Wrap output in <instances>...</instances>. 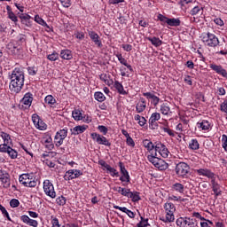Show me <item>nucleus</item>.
Here are the masks:
<instances>
[{
  "label": "nucleus",
  "mask_w": 227,
  "mask_h": 227,
  "mask_svg": "<svg viewBox=\"0 0 227 227\" xmlns=\"http://www.w3.org/2000/svg\"><path fill=\"white\" fill-rule=\"evenodd\" d=\"M56 202H57V205L63 206V205H66L67 199H65V197H63V196H60V197L57 198Z\"/></svg>",
  "instance_id": "obj_49"
},
{
  "label": "nucleus",
  "mask_w": 227,
  "mask_h": 227,
  "mask_svg": "<svg viewBox=\"0 0 227 227\" xmlns=\"http://www.w3.org/2000/svg\"><path fill=\"white\" fill-rule=\"evenodd\" d=\"M157 19H158V20L161 21V26H164V24H168L169 18H168L162 14H158Z\"/></svg>",
  "instance_id": "obj_39"
},
{
  "label": "nucleus",
  "mask_w": 227,
  "mask_h": 227,
  "mask_svg": "<svg viewBox=\"0 0 227 227\" xmlns=\"http://www.w3.org/2000/svg\"><path fill=\"white\" fill-rule=\"evenodd\" d=\"M154 150L156 153H160L163 157V159H168V155H169V151L164 144L158 143L156 144Z\"/></svg>",
  "instance_id": "obj_7"
},
{
  "label": "nucleus",
  "mask_w": 227,
  "mask_h": 227,
  "mask_svg": "<svg viewBox=\"0 0 227 227\" xmlns=\"http://www.w3.org/2000/svg\"><path fill=\"white\" fill-rule=\"evenodd\" d=\"M21 102H22V104H24V106H27V107H31V104H33V94H31L29 92L25 94Z\"/></svg>",
  "instance_id": "obj_14"
},
{
  "label": "nucleus",
  "mask_w": 227,
  "mask_h": 227,
  "mask_svg": "<svg viewBox=\"0 0 227 227\" xmlns=\"http://www.w3.org/2000/svg\"><path fill=\"white\" fill-rule=\"evenodd\" d=\"M116 58L118 59V60L120 61L121 65H127V60L125 59V58H123V56L121 54H117Z\"/></svg>",
  "instance_id": "obj_55"
},
{
  "label": "nucleus",
  "mask_w": 227,
  "mask_h": 227,
  "mask_svg": "<svg viewBox=\"0 0 227 227\" xmlns=\"http://www.w3.org/2000/svg\"><path fill=\"white\" fill-rule=\"evenodd\" d=\"M165 210L167 213L175 214L176 207H175V204L171 202H167L165 204Z\"/></svg>",
  "instance_id": "obj_24"
},
{
  "label": "nucleus",
  "mask_w": 227,
  "mask_h": 227,
  "mask_svg": "<svg viewBox=\"0 0 227 227\" xmlns=\"http://www.w3.org/2000/svg\"><path fill=\"white\" fill-rule=\"evenodd\" d=\"M67 134H68L67 129H60L59 131L57 132V134L55 136V139H59V137H62V139H66Z\"/></svg>",
  "instance_id": "obj_22"
},
{
  "label": "nucleus",
  "mask_w": 227,
  "mask_h": 227,
  "mask_svg": "<svg viewBox=\"0 0 227 227\" xmlns=\"http://www.w3.org/2000/svg\"><path fill=\"white\" fill-rule=\"evenodd\" d=\"M159 120H160V114L153 113L149 119V128L153 130H155V129L159 127V124H157V121H159Z\"/></svg>",
  "instance_id": "obj_8"
},
{
  "label": "nucleus",
  "mask_w": 227,
  "mask_h": 227,
  "mask_svg": "<svg viewBox=\"0 0 227 227\" xmlns=\"http://www.w3.org/2000/svg\"><path fill=\"white\" fill-rule=\"evenodd\" d=\"M119 166L121 168V173L122 175V176L120 177L121 182H130V176H129V171H127V168H125L123 163L120 162Z\"/></svg>",
  "instance_id": "obj_11"
},
{
  "label": "nucleus",
  "mask_w": 227,
  "mask_h": 227,
  "mask_svg": "<svg viewBox=\"0 0 227 227\" xmlns=\"http://www.w3.org/2000/svg\"><path fill=\"white\" fill-rule=\"evenodd\" d=\"M162 130L163 132L168 134V136H170L171 137H175V131H173V129L164 127L162 128Z\"/></svg>",
  "instance_id": "obj_53"
},
{
  "label": "nucleus",
  "mask_w": 227,
  "mask_h": 227,
  "mask_svg": "<svg viewBox=\"0 0 227 227\" xmlns=\"http://www.w3.org/2000/svg\"><path fill=\"white\" fill-rule=\"evenodd\" d=\"M8 155L11 157V159H17V156L19 155V153H17V151H15L13 148H9V150L7 151Z\"/></svg>",
  "instance_id": "obj_42"
},
{
  "label": "nucleus",
  "mask_w": 227,
  "mask_h": 227,
  "mask_svg": "<svg viewBox=\"0 0 227 227\" xmlns=\"http://www.w3.org/2000/svg\"><path fill=\"white\" fill-rule=\"evenodd\" d=\"M98 129L99 130V132H101L104 136H106V134H107V127H106V126H102V125H100V126H98Z\"/></svg>",
  "instance_id": "obj_57"
},
{
  "label": "nucleus",
  "mask_w": 227,
  "mask_h": 227,
  "mask_svg": "<svg viewBox=\"0 0 227 227\" xmlns=\"http://www.w3.org/2000/svg\"><path fill=\"white\" fill-rule=\"evenodd\" d=\"M20 19L21 20L22 24H25V26H27V27H29V26H31V16H29L27 13H21L20 14Z\"/></svg>",
  "instance_id": "obj_16"
},
{
  "label": "nucleus",
  "mask_w": 227,
  "mask_h": 227,
  "mask_svg": "<svg viewBox=\"0 0 227 227\" xmlns=\"http://www.w3.org/2000/svg\"><path fill=\"white\" fill-rule=\"evenodd\" d=\"M28 224L29 226H33V227H38V222L36 220H33L30 218V220H28Z\"/></svg>",
  "instance_id": "obj_63"
},
{
  "label": "nucleus",
  "mask_w": 227,
  "mask_h": 227,
  "mask_svg": "<svg viewBox=\"0 0 227 227\" xmlns=\"http://www.w3.org/2000/svg\"><path fill=\"white\" fill-rule=\"evenodd\" d=\"M47 59H49L50 61H57V59H59V54H58V52L49 54L47 56Z\"/></svg>",
  "instance_id": "obj_43"
},
{
  "label": "nucleus",
  "mask_w": 227,
  "mask_h": 227,
  "mask_svg": "<svg viewBox=\"0 0 227 227\" xmlns=\"http://www.w3.org/2000/svg\"><path fill=\"white\" fill-rule=\"evenodd\" d=\"M64 8H70V0H59Z\"/></svg>",
  "instance_id": "obj_62"
},
{
  "label": "nucleus",
  "mask_w": 227,
  "mask_h": 227,
  "mask_svg": "<svg viewBox=\"0 0 227 227\" xmlns=\"http://www.w3.org/2000/svg\"><path fill=\"white\" fill-rule=\"evenodd\" d=\"M128 198H131L132 201L134 202L139 201V200H141V197H139V192H129Z\"/></svg>",
  "instance_id": "obj_32"
},
{
  "label": "nucleus",
  "mask_w": 227,
  "mask_h": 227,
  "mask_svg": "<svg viewBox=\"0 0 227 227\" xmlns=\"http://www.w3.org/2000/svg\"><path fill=\"white\" fill-rule=\"evenodd\" d=\"M136 109H137V113H143V111L146 109V105L138 103L136 106Z\"/></svg>",
  "instance_id": "obj_47"
},
{
  "label": "nucleus",
  "mask_w": 227,
  "mask_h": 227,
  "mask_svg": "<svg viewBox=\"0 0 227 227\" xmlns=\"http://www.w3.org/2000/svg\"><path fill=\"white\" fill-rule=\"evenodd\" d=\"M19 205H20V202L19 201V200H17V199L11 200L10 206L12 208H17V207H19Z\"/></svg>",
  "instance_id": "obj_50"
},
{
  "label": "nucleus",
  "mask_w": 227,
  "mask_h": 227,
  "mask_svg": "<svg viewBox=\"0 0 227 227\" xmlns=\"http://www.w3.org/2000/svg\"><path fill=\"white\" fill-rule=\"evenodd\" d=\"M198 129H201L202 130H209L210 129V122L207 120H203L201 122L197 123Z\"/></svg>",
  "instance_id": "obj_20"
},
{
  "label": "nucleus",
  "mask_w": 227,
  "mask_h": 227,
  "mask_svg": "<svg viewBox=\"0 0 227 227\" xmlns=\"http://www.w3.org/2000/svg\"><path fill=\"white\" fill-rule=\"evenodd\" d=\"M126 143L128 146H131L132 148L136 146V143L134 142V139H132L130 136L126 138Z\"/></svg>",
  "instance_id": "obj_52"
},
{
  "label": "nucleus",
  "mask_w": 227,
  "mask_h": 227,
  "mask_svg": "<svg viewBox=\"0 0 227 227\" xmlns=\"http://www.w3.org/2000/svg\"><path fill=\"white\" fill-rule=\"evenodd\" d=\"M27 72L29 75H36V73L38 72V70H36L35 67H28Z\"/></svg>",
  "instance_id": "obj_59"
},
{
  "label": "nucleus",
  "mask_w": 227,
  "mask_h": 227,
  "mask_svg": "<svg viewBox=\"0 0 227 227\" xmlns=\"http://www.w3.org/2000/svg\"><path fill=\"white\" fill-rule=\"evenodd\" d=\"M189 165H187L185 162H180L176 167V172L178 176H186L189 173Z\"/></svg>",
  "instance_id": "obj_6"
},
{
  "label": "nucleus",
  "mask_w": 227,
  "mask_h": 227,
  "mask_svg": "<svg viewBox=\"0 0 227 227\" xmlns=\"http://www.w3.org/2000/svg\"><path fill=\"white\" fill-rule=\"evenodd\" d=\"M143 145L145 146V148H146L148 150V152H152V150H154L155 145H153V143H152V141L145 139L143 141Z\"/></svg>",
  "instance_id": "obj_27"
},
{
  "label": "nucleus",
  "mask_w": 227,
  "mask_h": 227,
  "mask_svg": "<svg viewBox=\"0 0 227 227\" xmlns=\"http://www.w3.org/2000/svg\"><path fill=\"white\" fill-rule=\"evenodd\" d=\"M20 184L25 187H36V180H35L29 174H22L20 176Z\"/></svg>",
  "instance_id": "obj_2"
},
{
  "label": "nucleus",
  "mask_w": 227,
  "mask_h": 227,
  "mask_svg": "<svg viewBox=\"0 0 227 227\" xmlns=\"http://www.w3.org/2000/svg\"><path fill=\"white\" fill-rule=\"evenodd\" d=\"M160 171H164L165 169H168V163L164 161V160L160 159V162L155 166Z\"/></svg>",
  "instance_id": "obj_30"
},
{
  "label": "nucleus",
  "mask_w": 227,
  "mask_h": 227,
  "mask_svg": "<svg viewBox=\"0 0 227 227\" xmlns=\"http://www.w3.org/2000/svg\"><path fill=\"white\" fill-rule=\"evenodd\" d=\"M200 10H203V8H200V6H195L192 11H191V15H198Z\"/></svg>",
  "instance_id": "obj_58"
},
{
  "label": "nucleus",
  "mask_w": 227,
  "mask_h": 227,
  "mask_svg": "<svg viewBox=\"0 0 227 227\" xmlns=\"http://www.w3.org/2000/svg\"><path fill=\"white\" fill-rule=\"evenodd\" d=\"M221 111L227 114V100L221 105Z\"/></svg>",
  "instance_id": "obj_64"
},
{
  "label": "nucleus",
  "mask_w": 227,
  "mask_h": 227,
  "mask_svg": "<svg viewBox=\"0 0 227 227\" xmlns=\"http://www.w3.org/2000/svg\"><path fill=\"white\" fill-rule=\"evenodd\" d=\"M196 226V219L185 217L184 218V227H194Z\"/></svg>",
  "instance_id": "obj_29"
},
{
  "label": "nucleus",
  "mask_w": 227,
  "mask_h": 227,
  "mask_svg": "<svg viewBox=\"0 0 227 227\" xmlns=\"http://www.w3.org/2000/svg\"><path fill=\"white\" fill-rule=\"evenodd\" d=\"M189 147L191 150H200V143H198L197 139H192Z\"/></svg>",
  "instance_id": "obj_37"
},
{
  "label": "nucleus",
  "mask_w": 227,
  "mask_h": 227,
  "mask_svg": "<svg viewBox=\"0 0 227 227\" xmlns=\"http://www.w3.org/2000/svg\"><path fill=\"white\" fill-rule=\"evenodd\" d=\"M88 34L90 40H92L95 45H98V47H102V41L100 40V36L98 35V34H97L95 31H92V30H89Z\"/></svg>",
  "instance_id": "obj_10"
},
{
  "label": "nucleus",
  "mask_w": 227,
  "mask_h": 227,
  "mask_svg": "<svg viewBox=\"0 0 227 227\" xmlns=\"http://www.w3.org/2000/svg\"><path fill=\"white\" fill-rule=\"evenodd\" d=\"M74 120L76 121H81L82 120V113H81V110L75 109L72 113Z\"/></svg>",
  "instance_id": "obj_28"
},
{
  "label": "nucleus",
  "mask_w": 227,
  "mask_h": 227,
  "mask_svg": "<svg viewBox=\"0 0 227 227\" xmlns=\"http://www.w3.org/2000/svg\"><path fill=\"white\" fill-rule=\"evenodd\" d=\"M60 58H62V59H72V51H70V50H62Z\"/></svg>",
  "instance_id": "obj_25"
},
{
  "label": "nucleus",
  "mask_w": 227,
  "mask_h": 227,
  "mask_svg": "<svg viewBox=\"0 0 227 227\" xmlns=\"http://www.w3.org/2000/svg\"><path fill=\"white\" fill-rule=\"evenodd\" d=\"M175 221V215L174 213H168L166 214L165 223H173Z\"/></svg>",
  "instance_id": "obj_46"
},
{
  "label": "nucleus",
  "mask_w": 227,
  "mask_h": 227,
  "mask_svg": "<svg viewBox=\"0 0 227 227\" xmlns=\"http://www.w3.org/2000/svg\"><path fill=\"white\" fill-rule=\"evenodd\" d=\"M114 208H115V210H121V212H124V214H127V215H129L130 219H134V217H136V214H134V212L129 210L125 207H121L120 206H114Z\"/></svg>",
  "instance_id": "obj_15"
},
{
  "label": "nucleus",
  "mask_w": 227,
  "mask_h": 227,
  "mask_svg": "<svg viewBox=\"0 0 227 227\" xmlns=\"http://www.w3.org/2000/svg\"><path fill=\"white\" fill-rule=\"evenodd\" d=\"M63 141H65V138H62L61 137H59V139H56V138H55V145H56L57 147L61 146V145H63Z\"/></svg>",
  "instance_id": "obj_61"
},
{
  "label": "nucleus",
  "mask_w": 227,
  "mask_h": 227,
  "mask_svg": "<svg viewBox=\"0 0 227 227\" xmlns=\"http://www.w3.org/2000/svg\"><path fill=\"white\" fill-rule=\"evenodd\" d=\"M114 88L117 90L118 93L121 95H127V91L123 89V85L120 82L116 81L114 82Z\"/></svg>",
  "instance_id": "obj_26"
},
{
  "label": "nucleus",
  "mask_w": 227,
  "mask_h": 227,
  "mask_svg": "<svg viewBox=\"0 0 227 227\" xmlns=\"http://www.w3.org/2000/svg\"><path fill=\"white\" fill-rule=\"evenodd\" d=\"M149 162H151L152 164H153L154 167L157 166V164H159L160 159H159L157 156H153V155H149L147 157Z\"/></svg>",
  "instance_id": "obj_36"
},
{
  "label": "nucleus",
  "mask_w": 227,
  "mask_h": 227,
  "mask_svg": "<svg viewBox=\"0 0 227 227\" xmlns=\"http://www.w3.org/2000/svg\"><path fill=\"white\" fill-rule=\"evenodd\" d=\"M202 42L207 44L208 47H217L219 45V39L215 35L207 33V35L202 37Z\"/></svg>",
  "instance_id": "obj_3"
},
{
  "label": "nucleus",
  "mask_w": 227,
  "mask_h": 227,
  "mask_svg": "<svg viewBox=\"0 0 227 227\" xmlns=\"http://www.w3.org/2000/svg\"><path fill=\"white\" fill-rule=\"evenodd\" d=\"M41 120L42 119H40V116H38L37 114L32 115V121L35 127L38 125V123H40Z\"/></svg>",
  "instance_id": "obj_51"
},
{
  "label": "nucleus",
  "mask_w": 227,
  "mask_h": 227,
  "mask_svg": "<svg viewBox=\"0 0 227 227\" xmlns=\"http://www.w3.org/2000/svg\"><path fill=\"white\" fill-rule=\"evenodd\" d=\"M0 181L2 182L4 187L5 189H8V187H10L11 184L10 174L4 171H0Z\"/></svg>",
  "instance_id": "obj_9"
},
{
  "label": "nucleus",
  "mask_w": 227,
  "mask_h": 227,
  "mask_svg": "<svg viewBox=\"0 0 227 227\" xmlns=\"http://www.w3.org/2000/svg\"><path fill=\"white\" fill-rule=\"evenodd\" d=\"M160 111L161 114L168 116V114H171V107H169V104L163 103L160 106Z\"/></svg>",
  "instance_id": "obj_19"
},
{
  "label": "nucleus",
  "mask_w": 227,
  "mask_h": 227,
  "mask_svg": "<svg viewBox=\"0 0 227 227\" xmlns=\"http://www.w3.org/2000/svg\"><path fill=\"white\" fill-rule=\"evenodd\" d=\"M211 184L213 192H215V198L217 200V196H221V186L219 184L215 183V179H212Z\"/></svg>",
  "instance_id": "obj_13"
},
{
  "label": "nucleus",
  "mask_w": 227,
  "mask_h": 227,
  "mask_svg": "<svg viewBox=\"0 0 227 227\" xmlns=\"http://www.w3.org/2000/svg\"><path fill=\"white\" fill-rule=\"evenodd\" d=\"M86 129H88V126H76L73 129H71V131L74 136H77L79 134H82V132H84Z\"/></svg>",
  "instance_id": "obj_18"
},
{
  "label": "nucleus",
  "mask_w": 227,
  "mask_h": 227,
  "mask_svg": "<svg viewBox=\"0 0 227 227\" xmlns=\"http://www.w3.org/2000/svg\"><path fill=\"white\" fill-rule=\"evenodd\" d=\"M106 171H109V173L112 176H120V173H118V170H116V168L111 167V165L109 166L108 168H106Z\"/></svg>",
  "instance_id": "obj_44"
},
{
  "label": "nucleus",
  "mask_w": 227,
  "mask_h": 227,
  "mask_svg": "<svg viewBox=\"0 0 227 227\" xmlns=\"http://www.w3.org/2000/svg\"><path fill=\"white\" fill-rule=\"evenodd\" d=\"M177 226H184L185 227V218H178L176 220Z\"/></svg>",
  "instance_id": "obj_60"
},
{
  "label": "nucleus",
  "mask_w": 227,
  "mask_h": 227,
  "mask_svg": "<svg viewBox=\"0 0 227 227\" xmlns=\"http://www.w3.org/2000/svg\"><path fill=\"white\" fill-rule=\"evenodd\" d=\"M24 86V71L15 68L11 74L10 90L14 93H20Z\"/></svg>",
  "instance_id": "obj_1"
},
{
  "label": "nucleus",
  "mask_w": 227,
  "mask_h": 227,
  "mask_svg": "<svg viewBox=\"0 0 227 227\" xmlns=\"http://www.w3.org/2000/svg\"><path fill=\"white\" fill-rule=\"evenodd\" d=\"M146 40L151 42L154 47H160L162 45V40H160L159 37H146Z\"/></svg>",
  "instance_id": "obj_21"
},
{
  "label": "nucleus",
  "mask_w": 227,
  "mask_h": 227,
  "mask_svg": "<svg viewBox=\"0 0 227 227\" xmlns=\"http://www.w3.org/2000/svg\"><path fill=\"white\" fill-rule=\"evenodd\" d=\"M43 191L45 192L46 196H49L50 198H56V192L54 191V185L52 183H51L50 180H45L43 182Z\"/></svg>",
  "instance_id": "obj_4"
},
{
  "label": "nucleus",
  "mask_w": 227,
  "mask_h": 227,
  "mask_svg": "<svg viewBox=\"0 0 227 227\" xmlns=\"http://www.w3.org/2000/svg\"><path fill=\"white\" fill-rule=\"evenodd\" d=\"M35 20L37 22V24H40L41 26H44L45 27L50 28L49 25H47V22L43 20L39 15L35 16Z\"/></svg>",
  "instance_id": "obj_38"
},
{
  "label": "nucleus",
  "mask_w": 227,
  "mask_h": 227,
  "mask_svg": "<svg viewBox=\"0 0 227 227\" xmlns=\"http://www.w3.org/2000/svg\"><path fill=\"white\" fill-rule=\"evenodd\" d=\"M94 97L98 102H104V100H106V96H104L102 92H95Z\"/></svg>",
  "instance_id": "obj_40"
},
{
  "label": "nucleus",
  "mask_w": 227,
  "mask_h": 227,
  "mask_svg": "<svg viewBox=\"0 0 227 227\" xmlns=\"http://www.w3.org/2000/svg\"><path fill=\"white\" fill-rule=\"evenodd\" d=\"M91 138L93 139V141H96V143H98V145H104L105 146H111V142H109V140L98 133H91L90 134Z\"/></svg>",
  "instance_id": "obj_5"
},
{
  "label": "nucleus",
  "mask_w": 227,
  "mask_h": 227,
  "mask_svg": "<svg viewBox=\"0 0 227 227\" xmlns=\"http://www.w3.org/2000/svg\"><path fill=\"white\" fill-rule=\"evenodd\" d=\"M173 190L182 193L184 192V184L180 183H176L175 184H173Z\"/></svg>",
  "instance_id": "obj_41"
},
{
  "label": "nucleus",
  "mask_w": 227,
  "mask_h": 227,
  "mask_svg": "<svg viewBox=\"0 0 227 227\" xmlns=\"http://www.w3.org/2000/svg\"><path fill=\"white\" fill-rule=\"evenodd\" d=\"M180 24H182V21H180V19H176V18L168 19V26H171L173 27H178Z\"/></svg>",
  "instance_id": "obj_23"
},
{
  "label": "nucleus",
  "mask_w": 227,
  "mask_h": 227,
  "mask_svg": "<svg viewBox=\"0 0 227 227\" xmlns=\"http://www.w3.org/2000/svg\"><path fill=\"white\" fill-rule=\"evenodd\" d=\"M74 178H75L74 169L68 170L64 176L65 180H74Z\"/></svg>",
  "instance_id": "obj_31"
},
{
  "label": "nucleus",
  "mask_w": 227,
  "mask_h": 227,
  "mask_svg": "<svg viewBox=\"0 0 227 227\" xmlns=\"http://www.w3.org/2000/svg\"><path fill=\"white\" fill-rule=\"evenodd\" d=\"M44 102L49 106H54V104H56V99L54 98V97H52V95H48L45 97Z\"/></svg>",
  "instance_id": "obj_35"
},
{
  "label": "nucleus",
  "mask_w": 227,
  "mask_h": 227,
  "mask_svg": "<svg viewBox=\"0 0 227 227\" xmlns=\"http://www.w3.org/2000/svg\"><path fill=\"white\" fill-rule=\"evenodd\" d=\"M117 192L121 194L122 196H126V198H129V194H130V189H125L121 187H118L116 189Z\"/></svg>",
  "instance_id": "obj_33"
},
{
  "label": "nucleus",
  "mask_w": 227,
  "mask_h": 227,
  "mask_svg": "<svg viewBox=\"0 0 227 227\" xmlns=\"http://www.w3.org/2000/svg\"><path fill=\"white\" fill-rule=\"evenodd\" d=\"M12 145L10 144L4 142V144H0V152L3 153H8Z\"/></svg>",
  "instance_id": "obj_34"
},
{
  "label": "nucleus",
  "mask_w": 227,
  "mask_h": 227,
  "mask_svg": "<svg viewBox=\"0 0 227 227\" xmlns=\"http://www.w3.org/2000/svg\"><path fill=\"white\" fill-rule=\"evenodd\" d=\"M35 127H36V129H39V130H45L47 125L41 119V121H39V123Z\"/></svg>",
  "instance_id": "obj_54"
},
{
  "label": "nucleus",
  "mask_w": 227,
  "mask_h": 227,
  "mask_svg": "<svg viewBox=\"0 0 227 227\" xmlns=\"http://www.w3.org/2000/svg\"><path fill=\"white\" fill-rule=\"evenodd\" d=\"M1 137L4 140V143L10 144V141H12V138L8 133L1 132Z\"/></svg>",
  "instance_id": "obj_45"
},
{
  "label": "nucleus",
  "mask_w": 227,
  "mask_h": 227,
  "mask_svg": "<svg viewBox=\"0 0 227 227\" xmlns=\"http://www.w3.org/2000/svg\"><path fill=\"white\" fill-rule=\"evenodd\" d=\"M210 68L213 69L214 72H215L219 75H222V77L227 78V72L225 71L224 68H223V66H217L215 64H211Z\"/></svg>",
  "instance_id": "obj_12"
},
{
  "label": "nucleus",
  "mask_w": 227,
  "mask_h": 227,
  "mask_svg": "<svg viewBox=\"0 0 227 227\" xmlns=\"http://www.w3.org/2000/svg\"><path fill=\"white\" fill-rule=\"evenodd\" d=\"M198 175L202 176H207V178H214V172L205 169V168H200L197 170Z\"/></svg>",
  "instance_id": "obj_17"
},
{
  "label": "nucleus",
  "mask_w": 227,
  "mask_h": 227,
  "mask_svg": "<svg viewBox=\"0 0 227 227\" xmlns=\"http://www.w3.org/2000/svg\"><path fill=\"white\" fill-rule=\"evenodd\" d=\"M0 210L2 214L4 215V217L8 219V221H12V219L10 218V215L8 214V211H6V208L3 207V205L1 204H0Z\"/></svg>",
  "instance_id": "obj_48"
},
{
  "label": "nucleus",
  "mask_w": 227,
  "mask_h": 227,
  "mask_svg": "<svg viewBox=\"0 0 227 227\" xmlns=\"http://www.w3.org/2000/svg\"><path fill=\"white\" fill-rule=\"evenodd\" d=\"M145 226H148V219H145L141 217V222L137 223V227H145Z\"/></svg>",
  "instance_id": "obj_56"
}]
</instances>
